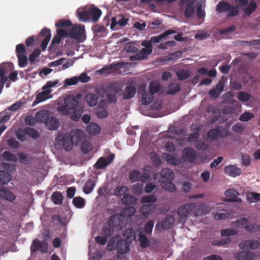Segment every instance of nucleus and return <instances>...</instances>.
I'll use <instances>...</instances> for the list:
<instances>
[{
    "instance_id": "f257e3e1",
    "label": "nucleus",
    "mask_w": 260,
    "mask_h": 260,
    "mask_svg": "<svg viewBox=\"0 0 260 260\" xmlns=\"http://www.w3.org/2000/svg\"><path fill=\"white\" fill-rule=\"evenodd\" d=\"M107 249L109 251L116 249L118 253L123 254L127 253L130 248L126 240L120 239L119 236L116 235L112 237L109 241Z\"/></svg>"
},
{
    "instance_id": "f03ea898",
    "label": "nucleus",
    "mask_w": 260,
    "mask_h": 260,
    "mask_svg": "<svg viewBox=\"0 0 260 260\" xmlns=\"http://www.w3.org/2000/svg\"><path fill=\"white\" fill-rule=\"evenodd\" d=\"M220 127L218 126L213 128L208 131L207 133V141L211 142H215L221 138H224L231 135V132L226 128L220 129Z\"/></svg>"
},
{
    "instance_id": "7ed1b4c3",
    "label": "nucleus",
    "mask_w": 260,
    "mask_h": 260,
    "mask_svg": "<svg viewBox=\"0 0 260 260\" xmlns=\"http://www.w3.org/2000/svg\"><path fill=\"white\" fill-rule=\"evenodd\" d=\"M236 5L233 7H237L238 13L240 8L242 7V11L244 13L247 15H250L257 8L256 3L251 0L249 2L248 0H235Z\"/></svg>"
},
{
    "instance_id": "20e7f679",
    "label": "nucleus",
    "mask_w": 260,
    "mask_h": 260,
    "mask_svg": "<svg viewBox=\"0 0 260 260\" xmlns=\"http://www.w3.org/2000/svg\"><path fill=\"white\" fill-rule=\"evenodd\" d=\"M216 11L219 13L226 12L228 17H232L238 14L237 7H233L226 1H221L216 6Z\"/></svg>"
},
{
    "instance_id": "39448f33",
    "label": "nucleus",
    "mask_w": 260,
    "mask_h": 260,
    "mask_svg": "<svg viewBox=\"0 0 260 260\" xmlns=\"http://www.w3.org/2000/svg\"><path fill=\"white\" fill-rule=\"evenodd\" d=\"M84 25L73 26L70 30V37L76 40L83 41L85 36Z\"/></svg>"
},
{
    "instance_id": "423d86ee",
    "label": "nucleus",
    "mask_w": 260,
    "mask_h": 260,
    "mask_svg": "<svg viewBox=\"0 0 260 260\" xmlns=\"http://www.w3.org/2000/svg\"><path fill=\"white\" fill-rule=\"evenodd\" d=\"M259 242L254 239L243 240L238 244L240 249L249 251L256 250L259 248Z\"/></svg>"
},
{
    "instance_id": "0eeeda50",
    "label": "nucleus",
    "mask_w": 260,
    "mask_h": 260,
    "mask_svg": "<svg viewBox=\"0 0 260 260\" xmlns=\"http://www.w3.org/2000/svg\"><path fill=\"white\" fill-rule=\"evenodd\" d=\"M57 142H61L63 148L66 151H70L72 150L73 145L74 143L71 138V136L69 134L62 135H59L56 138Z\"/></svg>"
},
{
    "instance_id": "6e6552de",
    "label": "nucleus",
    "mask_w": 260,
    "mask_h": 260,
    "mask_svg": "<svg viewBox=\"0 0 260 260\" xmlns=\"http://www.w3.org/2000/svg\"><path fill=\"white\" fill-rule=\"evenodd\" d=\"M205 7V0H200L196 3V25H200L204 21L205 12L203 8Z\"/></svg>"
},
{
    "instance_id": "1a4fd4ad",
    "label": "nucleus",
    "mask_w": 260,
    "mask_h": 260,
    "mask_svg": "<svg viewBox=\"0 0 260 260\" xmlns=\"http://www.w3.org/2000/svg\"><path fill=\"white\" fill-rule=\"evenodd\" d=\"M12 69V64L11 63H2L0 66V84L4 86L8 80L6 75Z\"/></svg>"
},
{
    "instance_id": "9d476101",
    "label": "nucleus",
    "mask_w": 260,
    "mask_h": 260,
    "mask_svg": "<svg viewBox=\"0 0 260 260\" xmlns=\"http://www.w3.org/2000/svg\"><path fill=\"white\" fill-rule=\"evenodd\" d=\"M256 255L255 253L249 250H242L236 252L234 257L237 260H253Z\"/></svg>"
},
{
    "instance_id": "9b49d317",
    "label": "nucleus",
    "mask_w": 260,
    "mask_h": 260,
    "mask_svg": "<svg viewBox=\"0 0 260 260\" xmlns=\"http://www.w3.org/2000/svg\"><path fill=\"white\" fill-rule=\"evenodd\" d=\"M125 63L124 62H119L116 63H112L110 65L105 66L103 68L101 69L98 71L101 75H107L111 73L113 69H117L118 68H122L124 67Z\"/></svg>"
},
{
    "instance_id": "f8f14e48",
    "label": "nucleus",
    "mask_w": 260,
    "mask_h": 260,
    "mask_svg": "<svg viewBox=\"0 0 260 260\" xmlns=\"http://www.w3.org/2000/svg\"><path fill=\"white\" fill-rule=\"evenodd\" d=\"M51 36V31L49 29L45 27L41 31L40 35L38 37H43L40 45V46L43 50H45L46 49L47 45L50 40Z\"/></svg>"
},
{
    "instance_id": "ddd939ff",
    "label": "nucleus",
    "mask_w": 260,
    "mask_h": 260,
    "mask_svg": "<svg viewBox=\"0 0 260 260\" xmlns=\"http://www.w3.org/2000/svg\"><path fill=\"white\" fill-rule=\"evenodd\" d=\"M195 208V203H187L180 207L177 210V214L180 217H185L193 211Z\"/></svg>"
},
{
    "instance_id": "4468645a",
    "label": "nucleus",
    "mask_w": 260,
    "mask_h": 260,
    "mask_svg": "<svg viewBox=\"0 0 260 260\" xmlns=\"http://www.w3.org/2000/svg\"><path fill=\"white\" fill-rule=\"evenodd\" d=\"M114 157V154H111L106 158L100 157L95 164V168L99 169H103L112 162Z\"/></svg>"
},
{
    "instance_id": "2eb2a0df",
    "label": "nucleus",
    "mask_w": 260,
    "mask_h": 260,
    "mask_svg": "<svg viewBox=\"0 0 260 260\" xmlns=\"http://www.w3.org/2000/svg\"><path fill=\"white\" fill-rule=\"evenodd\" d=\"M70 135L71 136L74 145H78L86 136L84 131L80 129H76L72 131Z\"/></svg>"
},
{
    "instance_id": "dca6fc26",
    "label": "nucleus",
    "mask_w": 260,
    "mask_h": 260,
    "mask_svg": "<svg viewBox=\"0 0 260 260\" xmlns=\"http://www.w3.org/2000/svg\"><path fill=\"white\" fill-rule=\"evenodd\" d=\"M44 124L49 130L57 129L59 126L58 120L56 117L51 115L50 114H49L47 118H46Z\"/></svg>"
},
{
    "instance_id": "f3484780",
    "label": "nucleus",
    "mask_w": 260,
    "mask_h": 260,
    "mask_svg": "<svg viewBox=\"0 0 260 260\" xmlns=\"http://www.w3.org/2000/svg\"><path fill=\"white\" fill-rule=\"evenodd\" d=\"M194 0H181V5L187 4L185 10L184 15L186 17L189 18L192 16L194 11Z\"/></svg>"
},
{
    "instance_id": "a211bd4d",
    "label": "nucleus",
    "mask_w": 260,
    "mask_h": 260,
    "mask_svg": "<svg viewBox=\"0 0 260 260\" xmlns=\"http://www.w3.org/2000/svg\"><path fill=\"white\" fill-rule=\"evenodd\" d=\"M136 92V84L131 82L128 84L125 88L124 92L123 94L124 100H129L134 96Z\"/></svg>"
},
{
    "instance_id": "6ab92c4d",
    "label": "nucleus",
    "mask_w": 260,
    "mask_h": 260,
    "mask_svg": "<svg viewBox=\"0 0 260 260\" xmlns=\"http://www.w3.org/2000/svg\"><path fill=\"white\" fill-rule=\"evenodd\" d=\"M224 81L220 80L215 87H213L209 92L211 98H216L223 91L224 89Z\"/></svg>"
},
{
    "instance_id": "aec40b11",
    "label": "nucleus",
    "mask_w": 260,
    "mask_h": 260,
    "mask_svg": "<svg viewBox=\"0 0 260 260\" xmlns=\"http://www.w3.org/2000/svg\"><path fill=\"white\" fill-rule=\"evenodd\" d=\"M225 196L229 198L225 201L229 202H241V199L237 197L238 192L234 189H229L225 191Z\"/></svg>"
},
{
    "instance_id": "412c9836",
    "label": "nucleus",
    "mask_w": 260,
    "mask_h": 260,
    "mask_svg": "<svg viewBox=\"0 0 260 260\" xmlns=\"http://www.w3.org/2000/svg\"><path fill=\"white\" fill-rule=\"evenodd\" d=\"M224 172L228 175L234 177L239 176L241 173L240 168L231 165L225 167Z\"/></svg>"
},
{
    "instance_id": "4be33fe9",
    "label": "nucleus",
    "mask_w": 260,
    "mask_h": 260,
    "mask_svg": "<svg viewBox=\"0 0 260 260\" xmlns=\"http://www.w3.org/2000/svg\"><path fill=\"white\" fill-rule=\"evenodd\" d=\"M89 20L97 22L102 15V11L96 7L91 8L89 10Z\"/></svg>"
},
{
    "instance_id": "5701e85b",
    "label": "nucleus",
    "mask_w": 260,
    "mask_h": 260,
    "mask_svg": "<svg viewBox=\"0 0 260 260\" xmlns=\"http://www.w3.org/2000/svg\"><path fill=\"white\" fill-rule=\"evenodd\" d=\"M182 157L185 160L193 162L195 160V151L193 149L187 147L182 152Z\"/></svg>"
},
{
    "instance_id": "b1692460",
    "label": "nucleus",
    "mask_w": 260,
    "mask_h": 260,
    "mask_svg": "<svg viewBox=\"0 0 260 260\" xmlns=\"http://www.w3.org/2000/svg\"><path fill=\"white\" fill-rule=\"evenodd\" d=\"M0 198L10 202H12L16 199V196L10 191L5 188H0Z\"/></svg>"
},
{
    "instance_id": "393cba45",
    "label": "nucleus",
    "mask_w": 260,
    "mask_h": 260,
    "mask_svg": "<svg viewBox=\"0 0 260 260\" xmlns=\"http://www.w3.org/2000/svg\"><path fill=\"white\" fill-rule=\"evenodd\" d=\"M176 32V31L175 30L169 29L165 31L164 32H163L162 34L160 35L151 37L150 40L152 43H159L162 41V39H165L168 36L173 34H175Z\"/></svg>"
},
{
    "instance_id": "a878e982",
    "label": "nucleus",
    "mask_w": 260,
    "mask_h": 260,
    "mask_svg": "<svg viewBox=\"0 0 260 260\" xmlns=\"http://www.w3.org/2000/svg\"><path fill=\"white\" fill-rule=\"evenodd\" d=\"M137 201L136 198L130 194H125L121 200V203L124 206L136 204Z\"/></svg>"
},
{
    "instance_id": "bb28decb",
    "label": "nucleus",
    "mask_w": 260,
    "mask_h": 260,
    "mask_svg": "<svg viewBox=\"0 0 260 260\" xmlns=\"http://www.w3.org/2000/svg\"><path fill=\"white\" fill-rule=\"evenodd\" d=\"M49 113L47 110H42L38 112L35 117V120L36 122L41 123V122H45L46 118L49 115Z\"/></svg>"
},
{
    "instance_id": "cd10ccee",
    "label": "nucleus",
    "mask_w": 260,
    "mask_h": 260,
    "mask_svg": "<svg viewBox=\"0 0 260 260\" xmlns=\"http://www.w3.org/2000/svg\"><path fill=\"white\" fill-rule=\"evenodd\" d=\"M85 100L89 106L94 107L98 104L99 98L94 93H88L85 97Z\"/></svg>"
},
{
    "instance_id": "c85d7f7f",
    "label": "nucleus",
    "mask_w": 260,
    "mask_h": 260,
    "mask_svg": "<svg viewBox=\"0 0 260 260\" xmlns=\"http://www.w3.org/2000/svg\"><path fill=\"white\" fill-rule=\"evenodd\" d=\"M174 222V218L172 215H168L162 220L161 225V228L165 230L171 229Z\"/></svg>"
},
{
    "instance_id": "c756f323",
    "label": "nucleus",
    "mask_w": 260,
    "mask_h": 260,
    "mask_svg": "<svg viewBox=\"0 0 260 260\" xmlns=\"http://www.w3.org/2000/svg\"><path fill=\"white\" fill-rule=\"evenodd\" d=\"M194 141H195V132H193L185 137H179L177 140L178 144L180 146H184L186 145L187 143L193 142Z\"/></svg>"
},
{
    "instance_id": "7c9ffc66",
    "label": "nucleus",
    "mask_w": 260,
    "mask_h": 260,
    "mask_svg": "<svg viewBox=\"0 0 260 260\" xmlns=\"http://www.w3.org/2000/svg\"><path fill=\"white\" fill-rule=\"evenodd\" d=\"M155 209V205L153 204H147L143 205L140 209V212L142 215L144 216H148L152 213Z\"/></svg>"
},
{
    "instance_id": "2f4dec72",
    "label": "nucleus",
    "mask_w": 260,
    "mask_h": 260,
    "mask_svg": "<svg viewBox=\"0 0 260 260\" xmlns=\"http://www.w3.org/2000/svg\"><path fill=\"white\" fill-rule=\"evenodd\" d=\"M43 91L39 93L36 98L35 102L39 103L44 101L49 98V94L52 92V90L43 89Z\"/></svg>"
},
{
    "instance_id": "473e14b6",
    "label": "nucleus",
    "mask_w": 260,
    "mask_h": 260,
    "mask_svg": "<svg viewBox=\"0 0 260 260\" xmlns=\"http://www.w3.org/2000/svg\"><path fill=\"white\" fill-rule=\"evenodd\" d=\"M64 105L69 109H74L78 105V101L75 97H69L65 99Z\"/></svg>"
},
{
    "instance_id": "72a5a7b5",
    "label": "nucleus",
    "mask_w": 260,
    "mask_h": 260,
    "mask_svg": "<svg viewBox=\"0 0 260 260\" xmlns=\"http://www.w3.org/2000/svg\"><path fill=\"white\" fill-rule=\"evenodd\" d=\"M86 130L88 134L96 135L100 132L101 128L98 124L92 123L87 126Z\"/></svg>"
},
{
    "instance_id": "f704fd0d",
    "label": "nucleus",
    "mask_w": 260,
    "mask_h": 260,
    "mask_svg": "<svg viewBox=\"0 0 260 260\" xmlns=\"http://www.w3.org/2000/svg\"><path fill=\"white\" fill-rule=\"evenodd\" d=\"M153 99V95L148 92V91H144L142 94V104L143 105H148L152 102Z\"/></svg>"
},
{
    "instance_id": "c9c22d12",
    "label": "nucleus",
    "mask_w": 260,
    "mask_h": 260,
    "mask_svg": "<svg viewBox=\"0 0 260 260\" xmlns=\"http://www.w3.org/2000/svg\"><path fill=\"white\" fill-rule=\"evenodd\" d=\"M11 175L5 171L0 170V184H7L11 180Z\"/></svg>"
},
{
    "instance_id": "e433bc0d",
    "label": "nucleus",
    "mask_w": 260,
    "mask_h": 260,
    "mask_svg": "<svg viewBox=\"0 0 260 260\" xmlns=\"http://www.w3.org/2000/svg\"><path fill=\"white\" fill-rule=\"evenodd\" d=\"M94 113L99 118H105L108 116V113L107 109L103 107L98 106L94 109Z\"/></svg>"
},
{
    "instance_id": "4c0bfd02",
    "label": "nucleus",
    "mask_w": 260,
    "mask_h": 260,
    "mask_svg": "<svg viewBox=\"0 0 260 260\" xmlns=\"http://www.w3.org/2000/svg\"><path fill=\"white\" fill-rule=\"evenodd\" d=\"M164 157L168 163L175 166L178 165L180 162L178 158L169 153H164Z\"/></svg>"
},
{
    "instance_id": "58836bf2",
    "label": "nucleus",
    "mask_w": 260,
    "mask_h": 260,
    "mask_svg": "<svg viewBox=\"0 0 260 260\" xmlns=\"http://www.w3.org/2000/svg\"><path fill=\"white\" fill-rule=\"evenodd\" d=\"M160 175L166 181L172 180L174 179V174L172 171L168 168H164L160 172Z\"/></svg>"
},
{
    "instance_id": "ea45409f",
    "label": "nucleus",
    "mask_w": 260,
    "mask_h": 260,
    "mask_svg": "<svg viewBox=\"0 0 260 260\" xmlns=\"http://www.w3.org/2000/svg\"><path fill=\"white\" fill-rule=\"evenodd\" d=\"M161 186L162 188L172 192H174L176 189L175 185L171 180L162 181L161 182Z\"/></svg>"
},
{
    "instance_id": "a19ab883",
    "label": "nucleus",
    "mask_w": 260,
    "mask_h": 260,
    "mask_svg": "<svg viewBox=\"0 0 260 260\" xmlns=\"http://www.w3.org/2000/svg\"><path fill=\"white\" fill-rule=\"evenodd\" d=\"M95 185V183L94 181L89 179L88 180L86 183H85V185L83 187V191L86 194H89L91 193L93 188H94V186Z\"/></svg>"
},
{
    "instance_id": "79ce46f5",
    "label": "nucleus",
    "mask_w": 260,
    "mask_h": 260,
    "mask_svg": "<svg viewBox=\"0 0 260 260\" xmlns=\"http://www.w3.org/2000/svg\"><path fill=\"white\" fill-rule=\"evenodd\" d=\"M2 157L6 160L17 162V157L10 151H5L2 154Z\"/></svg>"
},
{
    "instance_id": "37998d69",
    "label": "nucleus",
    "mask_w": 260,
    "mask_h": 260,
    "mask_svg": "<svg viewBox=\"0 0 260 260\" xmlns=\"http://www.w3.org/2000/svg\"><path fill=\"white\" fill-rule=\"evenodd\" d=\"M136 212V209L133 207H128L122 210L120 215L121 216L131 218Z\"/></svg>"
},
{
    "instance_id": "c03bdc74",
    "label": "nucleus",
    "mask_w": 260,
    "mask_h": 260,
    "mask_svg": "<svg viewBox=\"0 0 260 260\" xmlns=\"http://www.w3.org/2000/svg\"><path fill=\"white\" fill-rule=\"evenodd\" d=\"M123 236L129 242L136 240V237L134 230L132 229H126L123 233Z\"/></svg>"
},
{
    "instance_id": "a18cd8bd",
    "label": "nucleus",
    "mask_w": 260,
    "mask_h": 260,
    "mask_svg": "<svg viewBox=\"0 0 260 260\" xmlns=\"http://www.w3.org/2000/svg\"><path fill=\"white\" fill-rule=\"evenodd\" d=\"M182 56V52L180 51H177L175 52L169 54L165 57V60L167 62L176 60Z\"/></svg>"
},
{
    "instance_id": "49530a36",
    "label": "nucleus",
    "mask_w": 260,
    "mask_h": 260,
    "mask_svg": "<svg viewBox=\"0 0 260 260\" xmlns=\"http://www.w3.org/2000/svg\"><path fill=\"white\" fill-rule=\"evenodd\" d=\"M198 205L196 203V216L198 214H207L210 211V208L208 206H206L205 204H202L198 208Z\"/></svg>"
},
{
    "instance_id": "de8ad7c7",
    "label": "nucleus",
    "mask_w": 260,
    "mask_h": 260,
    "mask_svg": "<svg viewBox=\"0 0 260 260\" xmlns=\"http://www.w3.org/2000/svg\"><path fill=\"white\" fill-rule=\"evenodd\" d=\"M52 200L55 204L60 205L62 203L63 196L61 192L55 191L52 195Z\"/></svg>"
},
{
    "instance_id": "09e8293b",
    "label": "nucleus",
    "mask_w": 260,
    "mask_h": 260,
    "mask_svg": "<svg viewBox=\"0 0 260 260\" xmlns=\"http://www.w3.org/2000/svg\"><path fill=\"white\" fill-rule=\"evenodd\" d=\"M160 84L158 82H151L150 83L149 86V91L148 92L153 95L155 93H156L160 91Z\"/></svg>"
},
{
    "instance_id": "8fccbe9b",
    "label": "nucleus",
    "mask_w": 260,
    "mask_h": 260,
    "mask_svg": "<svg viewBox=\"0 0 260 260\" xmlns=\"http://www.w3.org/2000/svg\"><path fill=\"white\" fill-rule=\"evenodd\" d=\"M120 220V215L119 214H115L114 215L111 216L107 223L109 226L114 228L117 223L119 222Z\"/></svg>"
},
{
    "instance_id": "3c124183",
    "label": "nucleus",
    "mask_w": 260,
    "mask_h": 260,
    "mask_svg": "<svg viewBox=\"0 0 260 260\" xmlns=\"http://www.w3.org/2000/svg\"><path fill=\"white\" fill-rule=\"evenodd\" d=\"M198 134L196 128V148L202 150H206L208 149L209 146L205 142L198 140Z\"/></svg>"
},
{
    "instance_id": "603ef678",
    "label": "nucleus",
    "mask_w": 260,
    "mask_h": 260,
    "mask_svg": "<svg viewBox=\"0 0 260 260\" xmlns=\"http://www.w3.org/2000/svg\"><path fill=\"white\" fill-rule=\"evenodd\" d=\"M25 135H28L33 139H37L39 137V132L35 129L31 127H27L24 129Z\"/></svg>"
},
{
    "instance_id": "864d4df0",
    "label": "nucleus",
    "mask_w": 260,
    "mask_h": 260,
    "mask_svg": "<svg viewBox=\"0 0 260 260\" xmlns=\"http://www.w3.org/2000/svg\"><path fill=\"white\" fill-rule=\"evenodd\" d=\"M180 90V87L179 84L174 83L168 86L167 93L170 95H173Z\"/></svg>"
},
{
    "instance_id": "5fc2aeb1",
    "label": "nucleus",
    "mask_w": 260,
    "mask_h": 260,
    "mask_svg": "<svg viewBox=\"0 0 260 260\" xmlns=\"http://www.w3.org/2000/svg\"><path fill=\"white\" fill-rule=\"evenodd\" d=\"M128 191V188L125 186H119L116 187L114 190V194L115 196L120 197L124 193Z\"/></svg>"
},
{
    "instance_id": "6e6d98bb",
    "label": "nucleus",
    "mask_w": 260,
    "mask_h": 260,
    "mask_svg": "<svg viewBox=\"0 0 260 260\" xmlns=\"http://www.w3.org/2000/svg\"><path fill=\"white\" fill-rule=\"evenodd\" d=\"M73 204L77 208H83L85 206V200L80 197H77L73 200Z\"/></svg>"
},
{
    "instance_id": "4d7b16f0",
    "label": "nucleus",
    "mask_w": 260,
    "mask_h": 260,
    "mask_svg": "<svg viewBox=\"0 0 260 260\" xmlns=\"http://www.w3.org/2000/svg\"><path fill=\"white\" fill-rule=\"evenodd\" d=\"M139 238L141 247L146 248L149 246V241L145 235L141 233L139 234Z\"/></svg>"
},
{
    "instance_id": "13d9d810",
    "label": "nucleus",
    "mask_w": 260,
    "mask_h": 260,
    "mask_svg": "<svg viewBox=\"0 0 260 260\" xmlns=\"http://www.w3.org/2000/svg\"><path fill=\"white\" fill-rule=\"evenodd\" d=\"M83 112V109L81 107L74 110L71 115L72 119L74 121H78L81 118Z\"/></svg>"
},
{
    "instance_id": "bf43d9fd",
    "label": "nucleus",
    "mask_w": 260,
    "mask_h": 260,
    "mask_svg": "<svg viewBox=\"0 0 260 260\" xmlns=\"http://www.w3.org/2000/svg\"><path fill=\"white\" fill-rule=\"evenodd\" d=\"M121 90V88L118 84L116 83H112L110 84L106 89L107 92H113L116 94L118 93Z\"/></svg>"
},
{
    "instance_id": "052dcab7",
    "label": "nucleus",
    "mask_w": 260,
    "mask_h": 260,
    "mask_svg": "<svg viewBox=\"0 0 260 260\" xmlns=\"http://www.w3.org/2000/svg\"><path fill=\"white\" fill-rule=\"evenodd\" d=\"M114 233V228L111 226H106L104 228L101 232V235L107 237V238L111 237Z\"/></svg>"
},
{
    "instance_id": "680f3d73",
    "label": "nucleus",
    "mask_w": 260,
    "mask_h": 260,
    "mask_svg": "<svg viewBox=\"0 0 260 260\" xmlns=\"http://www.w3.org/2000/svg\"><path fill=\"white\" fill-rule=\"evenodd\" d=\"M140 172L138 170H133L129 173V179L132 182H137L139 180Z\"/></svg>"
},
{
    "instance_id": "e2e57ef3",
    "label": "nucleus",
    "mask_w": 260,
    "mask_h": 260,
    "mask_svg": "<svg viewBox=\"0 0 260 260\" xmlns=\"http://www.w3.org/2000/svg\"><path fill=\"white\" fill-rule=\"evenodd\" d=\"M231 216V213L226 211H223L222 213H217L214 215V217L216 220H223Z\"/></svg>"
},
{
    "instance_id": "0e129e2a",
    "label": "nucleus",
    "mask_w": 260,
    "mask_h": 260,
    "mask_svg": "<svg viewBox=\"0 0 260 260\" xmlns=\"http://www.w3.org/2000/svg\"><path fill=\"white\" fill-rule=\"evenodd\" d=\"M78 16L80 21L87 22L89 20V11H83L82 12L78 11Z\"/></svg>"
},
{
    "instance_id": "69168bd1",
    "label": "nucleus",
    "mask_w": 260,
    "mask_h": 260,
    "mask_svg": "<svg viewBox=\"0 0 260 260\" xmlns=\"http://www.w3.org/2000/svg\"><path fill=\"white\" fill-rule=\"evenodd\" d=\"M177 76L179 80H183L189 77L190 72L186 70H180L177 72Z\"/></svg>"
},
{
    "instance_id": "338daca9",
    "label": "nucleus",
    "mask_w": 260,
    "mask_h": 260,
    "mask_svg": "<svg viewBox=\"0 0 260 260\" xmlns=\"http://www.w3.org/2000/svg\"><path fill=\"white\" fill-rule=\"evenodd\" d=\"M132 189L133 192L137 196L142 193L143 190V185L142 184L137 183L132 186Z\"/></svg>"
},
{
    "instance_id": "774afa93",
    "label": "nucleus",
    "mask_w": 260,
    "mask_h": 260,
    "mask_svg": "<svg viewBox=\"0 0 260 260\" xmlns=\"http://www.w3.org/2000/svg\"><path fill=\"white\" fill-rule=\"evenodd\" d=\"M251 98V95L245 91H240L238 94V99L242 102L248 101Z\"/></svg>"
}]
</instances>
